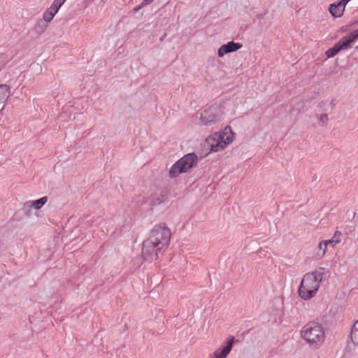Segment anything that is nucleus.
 <instances>
[{
	"label": "nucleus",
	"instance_id": "1",
	"mask_svg": "<svg viewBox=\"0 0 358 358\" xmlns=\"http://www.w3.org/2000/svg\"><path fill=\"white\" fill-rule=\"evenodd\" d=\"M171 236V230L166 224L155 226L148 238L143 243L142 255L143 258L147 261L156 259L159 252L169 245Z\"/></svg>",
	"mask_w": 358,
	"mask_h": 358
},
{
	"label": "nucleus",
	"instance_id": "2",
	"mask_svg": "<svg viewBox=\"0 0 358 358\" xmlns=\"http://www.w3.org/2000/svg\"><path fill=\"white\" fill-rule=\"evenodd\" d=\"M324 274L322 268L306 273L302 278L299 289V296L304 300H309L314 297L318 291Z\"/></svg>",
	"mask_w": 358,
	"mask_h": 358
},
{
	"label": "nucleus",
	"instance_id": "3",
	"mask_svg": "<svg viewBox=\"0 0 358 358\" xmlns=\"http://www.w3.org/2000/svg\"><path fill=\"white\" fill-rule=\"evenodd\" d=\"M301 338L312 348H319L325 341V332L322 325L317 322H309L300 331Z\"/></svg>",
	"mask_w": 358,
	"mask_h": 358
},
{
	"label": "nucleus",
	"instance_id": "4",
	"mask_svg": "<svg viewBox=\"0 0 358 358\" xmlns=\"http://www.w3.org/2000/svg\"><path fill=\"white\" fill-rule=\"evenodd\" d=\"M235 134L229 126H227L222 131L215 132L208 136L206 143L212 152H220L225 149L234 140Z\"/></svg>",
	"mask_w": 358,
	"mask_h": 358
},
{
	"label": "nucleus",
	"instance_id": "5",
	"mask_svg": "<svg viewBox=\"0 0 358 358\" xmlns=\"http://www.w3.org/2000/svg\"><path fill=\"white\" fill-rule=\"evenodd\" d=\"M197 162L198 157L196 154L185 155L171 166L169 171V176L170 178H174L181 173L189 172L196 165Z\"/></svg>",
	"mask_w": 358,
	"mask_h": 358
},
{
	"label": "nucleus",
	"instance_id": "6",
	"mask_svg": "<svg viewBox=\"0 0 358 358\" xmlns=\"http://www.w3.org/2000/svg\"><path fill=\"white\" fill-rule=\"evenodd\" d=\"M358 38V29H356L350 33L345 37L341 38L339 41L336 43L334 46L328 49L325 52V55L327 58L334 57L340 51L348 50L351 48L352 44Z\"/></svg>",
	"mask_w": 358,
	"mask_h": 358
},
{
	"label": "nucleus",
	"instance_id": "7",
	"mask_svg": "<svg viewBox=\"0 0 358 358\" xmlns=\"http://www.w3.org/2000/svg\"><path fill=\"white\" fill-rule=\"evenodd\" d=\"M222 114L223 112L219 106H212L201 113V124L205 126L215 124L220 120Z\"/></svg>",
	"mask_w": 358,
	"mask_h": 358
},
{
	"label": "nucleus",
	"instance_id": "8",
	"mask_svg": "<svg viewBox=\"0 0 358 358\" xmlns=\"http://www.w3.org/2000/svg\"><path fill=\"white\" fill-rule=\"evenodd\" d=\"M234 337L231 336L227 340L224 341L221 346L216 349L213 356L214 358H227L232 350L234 343Z\"/></svg>",
	"mask_w": 358,
	"mask_h": 358
},
{
	"label": "nucleus",
	"instance_id": "9",
	"mask_svg": "<svg viewBox=\"0 0 358 358\" xmlns=\"http://www.w3.org/2000/svg\"><path fill=\"white\" fill-rule=\"evenodd\" d=\"M242 47V44L239 43H234L233 41L228 42L225 45H222L220 47L217 51V55L220 57H222L224 55L236 51Z\"/></svg>",
	"mask_w": 358,
	"mask_h": 358
},
{
	"label": "nucleus",
	"instance_id": "10",
	"mask_svg": "<svg viewBox=\"0 0 358 358\" xmlns=\"http://www.w3.org/2000/svg\"><path fill=\"white\" fill-rule=\"evenodd\" d=\"M345 6L340 1L337 3H331L329 6V11L334 17H341L345 11Z\"/></svg>",
	"mask_w": 358,
	"mask_h": 358
},
{
	"label": "nucleus",
	"instance_id": "11",
	"mask_svg": "<svg viewBox=\"0 0 358 358\" xmlns=\"http://www.w3.org/2000/svg\"><path fill=\"white\" fill-rule=\"evenodd\" d=\"M10 94V87L7 85H0V103H4Z\"/></svg>",
	"mask_w": 358,
	"mask_h": 358
},
{
	"label": "nucleus",
	"instance_id": "12",
	"mask_svg": "<svg viewBox=\"0 0 358 358\" xmlns=\"http://www.w3.org/2000/svg\"><path fill=\"white\" fill-rule=\"evenodd\" d=\"M328 245L329 244L327 242V241H322L318 243V245L316 249L317 250V255L319 257L322 258L325 255L327 251Z\"/></svg>",
	"mask_w": 358,
	"mask_h": 358
},
{
	"label": "nucleus",
	"instance_id": "13",
	"mask_svg": "<svg viewBox=\"0 0 358 358\" xmlns=\"http://www.w3.org/2000/svg\"><path fill=\"white\" fill-rule=\"evenodd\" d=\"M315 117L317 119V124L320 127H325L327 125L329 117L327 113H316Z\"/></svg>",
	"mask_w": 358,
	"mask_h": 358
},
{
	"label": "nucleus",
	"instance_id": "14",
	"mask_svg": "<svg viewBox=\"0 0 358 358\" xmlns=\"http://www.w3.org/2000/svg\"><path fill=\"white\" fill-rule=\"evenodd\" d=\"M57 13L48 8L43 14V20L47 23H50Z\"/></svg>",
	"mask_w": 358,
	"mask_h": 358
},
{
	"label": "nucleus",
	"instance_id": "15",
	"mask_svg": "<svg viewBox=\"0 0 358 358\" xmlns=\"http://www.w3.org/2000/svg\"><path fill=\"white\" fill-rule=\"evenodd\" d=\"M350 337L352 343L358 345V320L355 322L352 328Z\"/></svg>",
	"mask_w": 358,
	"mask_h": 358
},
{
	"label": "nucleus",
	"instance_id": "16",
	"mask_svg": "<svg viewBox=\"0 0 358 358\" xmlns=\"http://www.w3.org/2000/svg\"><path fill=\"white\" fill-rule=\"evenodd\" d=\"M48 201V197L43 196L38 200L31 201L30 206L35 209L41 208Z\"/></svg>",
	"mask_w": 358,
	"mask_h": 358
},
{
	"label": "nucleus",
	"instance_id": "17",
	"mask_svg": "<svg viewBox=\"0 0 358 358\" xmlns=\"http://www.w3.org/2000/svg\"><path fill=\"white\" fill-rule=\"evenodd\" d=\"M341 236H342L341 232H340L339 231H336L334 233V236L332 237L331 239L326 240V241L329 245H331L332 246H334L341 241Z\"/></svg>",
	"mask_w": 358,
	"mask_h": 358
},
{
	"label": "nucleus",
	"instance_id": "18",
	"mask_svg": "<svg viewBox=\"0 0 358 358\" xmlns=\"http://www.w3.org/2000/svg\"><path fill=\"white\" fill-rule=\"evenodd\" d=\"M66 1V0H54L52 5L49 8L57 13Z\"/></svg>",
	"mask_w": 358,
	"mask_h": 358
},
{
	"label": "nucleus",
	"instance_id": "19",
	"mask_svg": "<svg viewBox=\"0 0 358 358\" xmlns=\"http://www.w3.org/2000/svg\"><path fill=\"white\" fill-rule=\"evenodd\" d=\"M47 28V25L46 24H42L41 22H38L35 27H34V30L37 32V33H43L45 31V30Z\"/></svg>",
	"mask_w": 358,
	"mask_h": 358
},
{
	"label": "nucleus",
	"instance_id": "20",
	"mask_svg": "<svg viewBox=\"0 0 358 358\" xmlns=\"http://www.w3.org/2000/svg\"><path fill=\"white\" fill-rule=\"evenodd\" d=\"M153 1V0H143L141 3V6H146L147 5L150 4V3H152Z\"/></svg>",
	"mask_w": 358,
	"mask_h": 358
},
{
	"label": "nucleus",
	"instance_id": "21",
	"mask_svg": "<svg viewBox=\"0 0 358 358\" xmlns=\"http://www.w3.org/2000/svg\"><path fill=\"white\" fill-rule=\"evenodd\" d=\"M142 8H143V6H141V3L140 5H138V6H136L134 8V10L137 12L140 9H141Z\"/></svg>",
	"mask_w": 358,
	"mask_h": 358
},
{
	"label": "nucleus",
	"instance_id": "22",
	"mask_svg": "<svg viewBox=\"0 0 358 358\" xmlns=\"http://www.w3.org/2000/svg\"><path fill=\"white\" fill-rule=\"evenodd\" d=\"M351 0H340V2L343 4L345 6H346L347 3L350 1Z\"/></svg>",
	"mask_w": 358,
	"mask_h": 358
},
{
	"label": "nucleus",
	"instance_id": "23",
	"mask_svg": "<svg viewBox=\"0 0 358 358\" xmlns=\"http://www.w3.org/2000/svg\"><path fill=\"white\" fill-rule=\"evenodd\" d=\"M324 105H325V103L324 101H321L320 103H318L317 107H319L320 108H322L324 106Z\"/></svg>",
	"mask_w": 358,
	"mask_h": 358
}]
</instances>
